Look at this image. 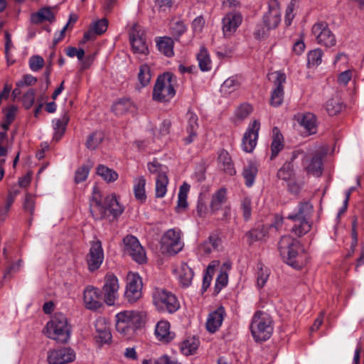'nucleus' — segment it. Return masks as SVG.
Masks as SVG:
<instances>
[{
    "instance_id": "1",
    "label": "nucleus",
    "mask_w": 364,
    "mask_h": 364,
    "mask_svg": "<svg viewBox=\"0 0 364 364\" xmlns=\"http://www.w3.org/2000/svg\"><path fill=\"white\" fill-rule=\"evenodd\" d=\"M90 211L95 220L108 218L113 220L117 218L124 211L115 195L107 196L102 203L100 195L94 193L90 205Z\"/></svg>"
},
{
    "instance_id": "2",
    "label": "nucleus",
    "mask_w": 364,
    "mask_h": 364,
    "mask_svg": "<svg viewBox=\"0 0 364 364\" xmlns=\"http://www.w3.org/2000/svg\"><path fill=\"white\" fill-rule=\"evenodd\" d=\"M278 250L283 259L295 269H300L304 264L303 256L299 255V251H302L300 242L290 235L281 237Z\"/></svg>"
},
{
    "instance_id": "3",
    "label": "nucleus",
    "mask_w": 364,
    "mask_h": 364,
    "mask_svg": "<svg viewBox=\"0 0 364 364\" xmlns=\"http://www.w3.org/2000/svg\"><path fill=\"white\" fill-rule=\"evenodd\" d=\"M70 326L62 313H55L45 327L46 336L59 343H67L70 338Z\"/></svg>"
},
{
    "instance_id": "4",
    "label": "nucleus",
    "mask_w": 364,
    "mask_h": 364,
    "mask_svg": "<svg viewBox=\"0 0 364 364\" xmlns=\"http://www.w3.org/2000/svg\"><path fill=\"white\" fill-rule=\"evenodd\" d=\"M144 323L141 312L124 311L116 315V330L127 339Z\"/></svg>"
},
{
    "instance_id": "5",
    "label": "nucleus",
    "mask_w": 364,
    "mask_h": 364,
    "mask_svg": "<svg viewBox=\"0 0 364 364\" xmlns=\"http://www.w3.org/2000/svg\"><path fill=\"white\" fill-rule=\"evenodd\" d=\"M173 82H176V77L171 73L166 72L159 75L153 89V100L165 102L172 99L176 94Z\"/></svg>"
},
{
    "instance_id": "6",
    "label": "nucleus",
    "mask_w": 364,
    "mask_h": 364,
    "mask_svg": "<svg viewBox=\"0 0 364 364\" xmlns=\"http://www.w3.org/2000/svg\"><path fill=\"white\" fill-rule=\"evenodd\" d=\"M272 323V318L267 314L260 311L255 314L250 325V330L256 341H264L270 338L273 332Z\"/></svg>"
},
{
    "instance_id": "7",
    "label": "nucleus",
    "mask_w": 364,
    "mask_h": 364,
    "mask_svg": "<svg viewBox=\"0 0 364 364\" xmlns=\"http://www.w3.org/2000/svg\"><path fill=\"white\" fill-rule=\"evenodd\" d=\"M152 296L153 303L159 311L172 314L176 312L180 307V304L176 296L171 291L164 289H155Z\"/></svg>"
},
{
    "instance_id": "8",
    "label": "nucleus",
    "mask_w": 364,
    "mask_h": 364,
    "mask_svg": "<svg viewBox=\"0 0 364 364\" xmlns=\"http://www.w3.org/2000/svg\"><path fill=\"white\" fill-rule=\"evenodd\" d=\"M160 244L163 253L173 255L179 252L183 247L180 229L168 230L162 235Z\"/></svg>"
},
{
    "instance_id": "9",
    "label": "nucleus",
    "mask_w": 364,
    "mask_h": 364,
    "mask_svg": "<svg viewBox=\"0 0 364 364\" xmlns=\"http://www.w3.org/2000/svg\"><path fill=\"white\" fill-rule=\"evenodd\" d=\"M124 252L139 264H143L146 260V256L143 247L138 239L133 235H127L123 239Z\"/></svg>"
},
{
    "instance_id": "10",
    "label": "nucleus",
    "mask_w": 364,
    "mask_h": 364,
    "mask_svg": "<svg viewBox=\"0 0 364 364\" xmlns=\"http://www.w3.org/2000/svg\"><path fill=\"white\" fill-rule=\"evenodd\" d=\"M311 32L316 37L318 43L327 48H330L336 45V37L328 28L326 22L320 21L316 23L312 26Z\"/></svg>"
},
{
    "instance_id": "11",
    "label": "nucleus",
    "mask_w": 364,
    "mask_h": 364,
    "mask_svg": "<svg viewBox=\"0 0 364 364\" xmlns=\"http://www.w3.org/2000/svg\"><path fill=\"white\" fill-rule=\"evenodd\" d=\"M142 281L136 274H129L127 278L124 296L130 304L135 303L141 296Z\"/></svg>"
},
{
    "instance_id": "12",
    "label": "nucleus",
    "mask_w": 364,
    "mask_h": 364,
    "mask_svg": "<svg viewBox=\"0 0 364 364\" xmlns=\"http://www.w3.org/2000/svg\"><path fill=\"white\" fill-rule=\"evenodd\" d=\"M259 129L260 122L259 120L255 119L249 125L242 141V147L244 151L247 153L253 151L257 145Z\"/></svg>"
},
{
    "instance_id": "13",
    "label": "nucleus",
    "mask_w": 364,
    "mask_h": 364,
    "mask_svg": "<svg viewBox=\"0 0 364 364\" xmlns=\"http://www.w3.org/2000/svg\"><path fill=\"white\" fill-rule=\"evenodd\" d=\"M129 41L134 53L146 55L149 53L144 31L138 25H134L129 31Z\"/></svg>"
},
{
    "instance_id": "14",
    "label": "nucleus",
    "mask_w": 364,
    "mask_h": 364,
    "mask_svg": "<svg viewBox=\"0 0 364 364\" xmlns=\"http://www.w3.org/2000/svg\"><path fill=\"white\" fill-rule=\"evenodd\" d=\"M274 79V87L271 94L270 104L272 106L278 107L281 105L284 100V84L286 82V75L284 73L277 71L272 74Z\"/></svg>"
},
{
    "instance_id": "15",
    "label": "nucleus",
    "mask_w": 364,
    "mask_h": 364,
    "mask_svg": "<svg viewBox=\"0 0 364 364\" xmlns=\"http://www.w3.org/2000/svg\"><path fill=\"white\" fill-rule=\"evenodd\" d=\"M103 259L104 252L102 242L100 240L93 241L86 257L88 269L91 272L97 270L101 266Z\"/></svg>"
},
{
    "instance_id": "16",
    "label": "nucleus",
    "mask_w": 364,
    "mask_h": 364,
    "mask_svg": "<svg viewBox=\"0 0 364 364\" xmlns=\"http://www.w3.org/2000/svg\"><path fill=\"white\" fill-rule=\"evenodd\" d=\"M105 294V302L109 305H114L118 297L119 283L116 276L107 274L105 276V284L102 287Z\"/></svg>"
},
{
    "instance_id": "17",
    "label": "nucleus",
    "mask_w": 364,
    "mask_h": 364,
    "mask_svg": "<svg viewBox=\"0 0 364 364\" xmlns=\"http://www.w3.org/2000/svg\"><path fill=\"white\" fill-rule=\"evenodd\" d=\"M242 16L239 11H232L223 18V32L225 37L231 36L241 25Z\"/></svg>"
},
{
    "instance_id": "18",
    "label": "nucleus",
    "mask_w": 364,
    "mask_h": 364,
    "mask_svg": "<svg viewBox=\"0 0 364 364\" xmlns=\"http://www.w3.org/2000/svg\"><path fill=\"white\" fill-rule=\"evenodd\" d=\"M75 358V353L70 348H63L50 350L48 353L47 360L49 364H65Z\"/></svg>"
},
{
    "instance_id": "19",
    "label": "nucleus",
    "mask_w": 364,
    "mask_h": 364,
    "mask_svg": "<svg viewBox=\"0 0 364 364\" xmlns=\"http://www.w3.org/2000/svg\"><path fill=\"white\" fill-rule=\"evenodd\" d=\"M281 21L280 11L277 0H271L269 11L263 16V23L267 30L274 29Z\"/></svg>"
},
{
    "instance_id": "20",
    "label": "nucleus",
    "mask_w": 364,
    "mask_h": 364,
    "mask_svg": "<svg viewBox=\"0 0 364 364\" xmlns=\"http://www.w3.org/2000/svg\"><path fill=\"white\" fill-rule=\"evenodd\" d=\"M84 302L86 308L97 310L102 306V296L100 291L93 287H87L84 290Z\"/></svg>"
},
{
    "instance_id": "21",
    "label": "nucleus",
    "mask_w": 364,
    "mask_h": 364,
    "mask_svg": "<svg viewBox=\"0 0 364 364\" xmlns=\"http://www.w3.org/2000/svg\"><path fill=\"white\" fill-rule=\"evenodd\" d=\"M322 155L316 153L312 156H305L303 163L305 166V169L309 173L320 176L323 170Z\"/></svg>"
},
{
    "instance_id": "22",
    "label": "nucleus",
    "mask_w": 364,
    "mask_h": 364,
    "mask_svg": "<svg viewBox=\"0 0 364 364\" xmlns=\"http://www.w3.org/2000/svg\"><path fill=\"white\" fill-rule=\"evenodd\" d=\"M225 315V311L222 306L211 312L206 322L207 331L211 333L216 332L221 326Z\"/></svg>"
},
{
    "instance_id": "23",
    "label": "nucleus",
    "mask_w": 364,
    "mask_h": 364,
    "mask_svg": "<svg viewBox=\"0 0 364 364\" xmlns=\"http://www.w3.org/2000/svg\"><path fill=\"white\" fill-rule=\"evenodd\" d=\"M296 117L299 124L306 129L309 134H313L316 132V117L313 113L299 114Z\"/></svg>"
},
{
    "instance_id": "24",
    "label": "nucleus",
    "mask_w": 364,
    "mask_h": 364,
    "mask_svg": "<svg viewBox=\"0 0 364 364\" xmlns=\"http://www.w3.org/2000/svg\"><path fill=\"white\" fill-rule=\"evenodd\" d=\"M188 118V124L186 131L188 136L184 139L186 144L192 143L197 136V129L198 128V116L193 113L191 109H188L186 114Z\"/></svg>"
},
{
    "instance_id": "25",
    "label": "nucleus",
    "mask_w": 364,
    "mask_h": 364,
    "mask_svg": "<svg viewBox=\"0 0 364 364\" xmlns=\"http://www.w3.org/2000/svg\"><path fill=\"white\" fill-rule=\"evenodd\" d=\"M156 338L164 343L172 341L175 333L170 331V323L167 321H160L157 323L155 328Z\"/></svg>"
},
{
    "instance_id": "26",
    "label": "nucleus",
    "mask_w": 364,
    "mask_h": 364,
    "mask_svg": "<svg viewBox=\"0 0 364 364\" xmlns=\"http://www.w3.org/2000/svg\"><path fill=\"white\" fill-rule=\"evenodd\" d=\"M70 117L68 112H65L60 118L53 120V140L58 141L62 138L65 132Z\"/></svg>"
},
{
    "instance_id": "27",
    "label": "nucleus",
    "mask_w": 364,
    "mask_h": 364,
    "mask_svg": "<svg viewBox=\"0 0 364 364\" xmlns=\"http://www.w3.org/2000/svg\"><path fill=\"white\" fill-rule=\"evenodd\" d=\"M156 47L159 52L166 57H172L174 55V42L171 37L162 36L156 38Z\"/></svg>"
},
{
    "instance_id": "28",
    "label": "nucleus",
    "mask_w": 364,
    "mask_h": 364,
    "mask_svg": "<svg viewBox=\"0 0 364 364\" xmlns=\"http://www.w3.org/2000/svg\"><path fill=\"white\" fill-rule=\"evenodd\" d=\"M220 244V239L218 236L213 235H210L208 240L199 245L198 250L199 254L202 255H208L213 251L216 250Z\"/></svg>"
},
{
    "instance_id": "29",
    "label": "nucleus",
    "mask_w": 364,
    "mask_h": 364,
    "mask_svg": "<svg viewBox=\"0 0 364 364\" xmlns=\"http://www.w3.org/2000/svg\"><path fill=\"white\" fill-rule=\"evenodd\" d=\"M220 167L225 173L230 176H235L236 170L229 153L225 150H222L218 158Z\"/></svg>"
},
{
    "instance_id": "30",
    "label": "nucleus",
    "mask_w": 364,
    "mask_h": 364,
    "mask_svg": "<svg viewBox=\"0 0 364 364\" xmlns=\"http://www.w3.org/2000/svg\"><path fill=\"white\" fill-rule=\"evenodd\" d=\"M227 200V189L221 188L213 194L210 203V209L211 213H215L219 210L223 204Z\"/></svg>"
},
{
    "instance_id": "31",
    "label": "nucleus",
    "mask_w": 364,
    "mask_h": 364,
    "mask_svg": "<svg viewBox=\"0 0 364 364\" xmlns=\"http://www.w3.org/2000/svg\"><path fill=\"white\" fill-rule=\"evenodd\" d=\"M283 148V136L277 127H274L272 129V141L271 144L272 154L270 159L272 160L274 159Z\"/></svg>"
},
{
    "instance_id": "32",
    "label": "nucleus",
    "mask_w": 364,
    "mask_h": 364,
    "mask_svg": "<svg viewBox=\"0 0 364 364\" xmlns=\"http://www.w3.org/2000/svg\"><path fill=\"white\" fill-rule=\"evenodd\" d=\"M313 212V205L309 202H301L299 203L298 212L294 214H290L287 218L296 221L297 219L308 220Z\"/></svg>"
},
{
    "instance_id": "33",
    "label": "nucleus",
    "mask_w": 364,
    "mask_h": 364,
    "mask_svg": "<svg viewBox=\"0 0 364 364\" xmlns=\"http://www.w3.org/2000/svg\"><path fill=\"white\" fill-rule=\"evenodd\" d=\"M43 21H48L50 23L55 21V15L49 7L42 8L31 16V21L33 23L38 24Z\"/></svg>"
},
{
    "instance_id": "34",
    "label": "nucleus",
    "mask_w": 364,
    "mask_h": 364,
    "mask_svg": "<svg viewBox=\"0 0 364 364\" xmlns=\"http://www.w3.org/2000/svg\"><path fill=\"white\" fill-rule=\"evenodd\" d=\"M258 172L257 167L255 164L249 162L242 171V176L245 178V183L247 187H252L255 183V178Z\"/></svg>"
},
{
    "instance_id": "35",
    "label": "nucleus",
    "mask_w": 364,
    "mask_h": 364,
    "mask_svg": "<svg viewBox=\"0 0 364 364\" xmlns=\"http://www.w3.org/2000/svg\"><path fill=\"white\" fill-rule=\"evenodd\" d=\"M193 275V271L186 263L181 264L179 270V282L183 287H188L191 285Z\"/></svg>"
},
{
    "instance_id": "36",
    "label": "nucleus",
    "mask_w": 364,
    "mask_h": 364,
    "mask_svg": "<svg viewBox=\"0 0 364 364\" xmlns=\"http://www.w3.org/2000/svg\"><path fill=\"white\" fill-rule=\"evenodd\" d=\"M134 108L132 102L128 98H123L115 102L112 107V110L116 115H122Z\"/></svg>"
},
{
    "instance_id": "37",
    "label": "nucleus",
    "mask_w": 364,
    "mask_h": 364,
    "mask_svg": "<svg viewBox=\"0 0 364 364\" xmlns=\"http://www.w3.org/2000/svg\"><path fill=\"white\" fill-rule=\"evenodd\" d=\"M197 60L198 61L199 68L203 72H207L211 70L212 62L205 48L202 47L200 48V52L197 54Z\"/></svg>"
},
{
    "instance_id": "38",
    "label": "nucleus",
    "mask_w": 364,
    "mask_h": 364,
    "mask_svg": "<svg viewBox=\"0 0 364 364\" xmlns=\"http://www.w3.org/2000/svg\"><path fill=\"white\" fill-rule=\"evenodd\" d=\"M145 186L146 179L144 176L135 179L134 186V196L141 203L144 202L146 199Z\"/></svg>"
},
{
    "instance_id": "39",
    "label": "nucleus",
    "mask_w": 364,
    "mask_h": 364,
    "mask_svg": "<svg viewBox=\"0 0 364 364\" xmlns=\"http://www.w3.org/2000/svg\"><path fill=\"white\" fill-rule=\"evenodd\" d=\"M168 183V178L167 174L161 173L156 178V197L164 198L167 191V185Z\"/></svg>"
},
{
    "instance_id": "40",
    "label": "nucleus",
    "mask_w": 364,
    "mask_h": 364,
    "mask_svg": "<svg viewBox=\"0 0 364 364\" xmlns=\"http://www.w3.org/2000/svg\"><path fill=\"white\" fill-rule=\"evenodd\" d=\"M97 173L107 183L114 182L118 178V173L115 171L102 164L97 166Z\"/></svg>"
},
{
    "instance_id": "41",
    "label": "nucleus",
    "mask_w": 364,
    "mask_h": 364,
    "mask_svg": "<svg viewBox=\"0 0 364 364\" xmlns=\"http://www.w3.org/2000/svg\"><path fill=\"white\" fill-rule=\"evenodd\" d=\"M294 222L295 224L291 228V232L299 237L306 234L311 228V225L308 220L297 219L296 221Z\"/></svg>"
},
{
    "instance_id": "42",
    "label": "nucleus",
    "mask_w": 364,
    "mask_h": 364,
    "mask_svg": "<svg viewBox=\"0 0 364 364\" xmlns=\"http://www.w3.org/2000/svg\"><path fill=\"white\" fill-rule=\"evenodd\" d=\"M198 346V340L192 338L183 341L181 344L180 349L181 353L187 356L195 353Z\"/></svg>"
},
{
    "instance_id": "43",
    "label": "nucleus",
    "mask_w": 364,
    "mask_h": 364,
    "mask_svg": "<svg viewBox=\"0 0 364 364\" xmlns=\"http://www.w3.org/2000/svg\"><path fill=\"white\" fill-rule=\"evenodd\" d=\"M104 139V134L101 132H94L90 134L85 143V146L88 149L95 150L102 142Z\"/></svg>"
},
{
    "instance_id": "44",
    "label": "nucleus",
    "mask_w": 364,
    "mask_h": 364,
    "mask_svg": "<svg viewBox=\"0 0 364 364\" xmlns=\"http://www.w3.org/2000/svg\"><path fill=\"white\" fill-rule=\"evenodd\" d=\"M294 176V166L291 161L285 163L277 172L278 178L286 181H291Z\"/></svg>"
},
{
    "instance_id": "45",
    "label": "nucleus",
    "mask_w": 364,
    "mask_h": 364,
    "mask_svg": "<svg viewBox=\"0 0 364 364\" xmlns=\"http://www.w3.org/2000/svg\"><path fill=\"white\" fill-rule=\"evenodd\" d=\"M189 189L190 186L186 183H183V185L181 186L179 188V193L178 196V203L176 207L178 211H179L180 209H185L187 208V195L188 192L189 191Z\"/></svg>"
},
{
    "instance_id": "46",
    "label": "nucleus",
    "mask_w": 364,
    "mask_h": 364,
    "mask_svg": "<svg viewBox=\"0 0 364 364\" xmlns=\"http://www.w3.org/2000/svg\"><path fill=\"white\" fill-rule=\"evenodd\" d=\"M326 110L329 115H336L343 109V104L338 97H331L326 102Z\"/></svg>"
},
{
    "instance_id": "47",
    "label": "nucleus",
    "mask_w": 364,
    "mask_h": 364,
    "mask_svg": "<svg viewBox=\"0 0 364 364\" xmlns=\"http://www.w3.org/2000/svg\"><path fill=\"white\" fill-rule=\"evenodd\" d=\"M99 325H103L102 321H97L96 323V329L97 332V338L102 343H108L112 339V334L108 327L106 326L99 328Z\"/></svg>"
},
{
    "instance_id": "48",
    "label": "nucleus",
    "mask_w": 364,
    "mask_h": 364,
    "mask_svg": "<svg viewBox=\"0 0 364 364\" xmlns=\"http://www.w3.org/2000/svg\"><path fill=\"white\" fill-rule=\"evenodd\" d=\"M269 276V269L262 264H258L257 272L256 273L257 286L259 288H262L265 285Z\"/></svg>"
},
{
    "instance_id": "49",
    "label": "nucleus",
    "mask_w": 364,
    "mask_h": 364,
    "mask_svg": "<svg viewBox=\"0 0 364 364\" xmlns=\"http://www.w3.org/2000/svg\"><path fill=\"white\" fill-rule=\"evenodd\" d=\"M138 79L142 87H146L151 79V68L146 64L141 65L138 73Z\"/></svg>"
},
{
    "instance_id": "50",
    "label": "nucleus",
    "mask_w": 364,
    "mask_h": 364,
    "mask_svg": "<svg viewBox=\"0 0 364 364\" xmlns=\"http://www.w3.org/2000/svg\"><path fill=\"white\" fill-rule=\"evenodd\" d=\"M323 52L321 49L316 48L309 52L307 55L308 65L309 67L318 66L321 63Z\"/></svg>"
},
{
    "instance_id": "51",
    "label": "nucleus",
    "mask_w": 364,
    "mask_h": 364,
    "mask_svg": "<svg viewBox=\"0 0 364 364\" xmlns=\"http://www.w3.org/2000/svg\"><path fill=\"white\" fill-rule=\"evenodd\" d=\"M240 85V83L237 79L236 77H231L228 78L223 83L221 86V90L226 94H230L238 89Z\"/></svg>"
},
{
    "instance_id": "52",
    "label": "nucleus",
    "mask_w": 364,
    "mask_h": 364,
    "mask_svg": "<svg viewBox=\"0 0 364 364\" xmlns=\"http://www.w3.org/2000/svg\"><path fill=\"white\" fill-rule=\"evenodd\" d=\"M252 107L247 103L242 104L235 110V117L238 120H243L247 118L252 112Z\"/></svg>"
},
{
    "instance_id": "53",
    "label": "nucleus",
    "mask_w": 364,
    "mask_h": 364,
    "mask_svg": "<svg viewBox=\"0 0 364 364\" xmlns=\"http://www.w3.org/2000/svg\"><path fill=\"white\" fill-rule=\"evenodd\" d=\"M228 282V275L226 271L221 270L217 276L215 284L214 287L215 292L218 294L220 290L225 287Z\"/></svg>"
},
{
    "instance_id": "54",
    "label": "nucleus",
    "mask_w": 364,
    "mask_h": 364,
    "mask_svg": "<svg viewBox=\"0 0 364 364\" xmlns=\"http://www.w3.org/2000/svg\"><path fill=\"white\" fill-rule=\"evenodd\" d=\"M147 166L149 172L151 173L156 174L157 176H161L163 173L164 174L167 173V168L159 164L157 161L149 163Z\"/></svg>"
},
{
    "instance_id": "55",
    "label": "nucleus",
    "mask_w": 364,
    "mask_h": 364,
    "mask_svg": "<svg viewBox=\"0 0 364 364\" xmlns=\"http://www.w3.org/2000/svg\"><path fill=\"white\" fill-rule=\"evenodd\" d=\"M170 29L172 36L178 38L186 31V27L182 21H178L171 23Z\"/></svg>"
},
{
    "instance_id": "56",
    "label": "nucleus",
    "mask_w": 364,
    "mask_h": 364,
    "mask_svg": "<svg viewBox=\"0 0 364 364\" xmlns=\"http://www.w3.org/2000/svg\"><path fill=\"white\" fill-rule=\"evenodd\" d=\"M30 69L34 72L40 70L44 65V59L40 55H33L29 59Z\"/></svg>"
},
{
    "instance_id": "57",
    "label": "nucleus",
    "mask_w": 364,
    "mask_h": 364,
    "mask_svg": "<svg viewBox=\"0 0 364 364\" xmlns=\"http://www.w3.org/2000/svg\"><path fill=\"white\" fill-rule=\"evenodd\" d=\"M265 235V232L262 230L253 229L246 233L247 237V242L250 244L253 243L255 241L262 240Z\"/></svg>"
},
{
    "instance_id": "58",
    "label": "nucleus",
    "mask_w": 364,
    "mask_h": 364,
    "mask_svg": "<svg viewBox=\"0 0 364 364\" xmlns=\"http://www.w3.org/2000/svg\"><path fill=\"white\" fill-rule=\"evenodd\" d=\"M241 208L242 210L243 218L248 220L251 217L252 202L250 198H244L241 202Z\"/></svg>"
},
{
    "instance_id": "59",
    "label": "nucleus",
    "mask_w": 364,
    "mask_h": 364,
    "mask_svg": "<svg viewBox=\"0 0 364 364\" xmlns=\"http://www.w3.org/2000/svg\"><path fill=\"white\" fill-rule=\"evenodd\" d=\"M90 168L86 166L78 168L75 171V182L76 183L85 181L89 174Z\"/></svg>"
},
{
    "instance_id": "60",
    "label": "nucleus",
    "mask_w": 364,
    "mask_h": 364,
    "mask_svg": "<svg viewBox=\"0 0 364 364\" xmlns=\"http://www.w3.org/2000/svg\"><path fill=\"white\" fill-rule=\"evenodd\" d=\"M108 26V21L106 18H102L95 21L92 25V28L97 35L104 33Z\"/></svg>"
},
{
    "instance_id": "61",
    "label": "nucleus",
    "mask_w": 364,
    "mask_h": 364,
    "mask_svg": "<svg viewBox=\"0 0 364 364\" xmlns=\"http://www.w3.org/2000/svg\"><path fill=\"white\" fill-rule=\"evenodd\" d=\"M35 90L33 89H30L27 92H26L23 96V104L26 109H30L35 101Z\"/></svg>"
},
{
    "instance_id": "62",
    "label": "nucleus",
    "mask_w": 364,
    "mask_h": 364,
    "mask_svg": "<svg viewBox=\"0 0 364 364\" xmlns=\"http://www.w3.org/2000/svg\"><path fill=\"white\" fill-rule=\"evenodd\" d=\"M213 268H212L210 266H209L206 270L205 275L203 276V287H202L203 291H206L207 289L210 285V282H211L212 277H213Z\"/></svg>"
},
{
    "instance_id": "63",
    "label": "nucleus",
    "mask_w": 364,
    "mask_h": 364,
    "mask_svg": "<svg viewBox=\"0 0 364 364\" xmlns=\"http://www.w3.org/2000/svg\"><path fill=\"white\" fill-rule=\"evenodd\" d=\"M352 78V71L350 70L341 73L338 77V82L341 85L346 86Z\"/></svg>"
},
{
    "instance_id": "64",
    "label": "nucleus",
    "mask_w": 364,
    "mask_h": 364,
    "mask_svg": "<svg viewBox=\"0 0 364 364\" xmlns=\"http://www.w3.org/2000/svg\"><path fill=\"white\" fill-rule=\"evenodd\" d=\"M154 364H181L176 360L168 357L166 355L159 357L158 359L154 360Z\"/></svg>"
}]
</instances>
